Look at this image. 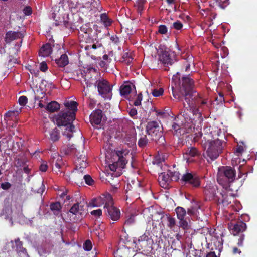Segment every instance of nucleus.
Wrapping results in <instances>:
<instances>
[{"label": "nucleus", "mask_w": 257, "mask_h": 257, "mask_svg": "<svg viewBox=\"0 0 257 257\" xmlns=\"http://www.w3.org/2000/svg\"><path fill=\"white\" fill-rule=\"evenodd\" d=\"M223 142L218 139L212 140L210 134H205L201 139V145L206 150L207 156L211 161L216 159L223 149Z\"/></svg>", "instance_id": "obj_1"}, {"label": "nucleus", "mask_w": 257, "mask_h": 257, "mask_svg": "<svg viewBox=\"0 0 257 257\" xmlns=\"http://www.w3.org/2000/svg\"><path fill=\"white\" fill-rule=\"evenodd\" d=\"M97 70L93 67L89 68L87 69V73L85 76V81L87 87H91L94 85L97 87L99 94L103 98L106 97V95L111 92L109 82L105 79H97L96 76L94 77H90V73L93 72L94 74L97 76Z\"/></svg>", "instance_id": "obj_2"}, {"label": "nucleus", "mask_w": 257, "mask_h": 257, "mask_svg": "<svg viewBox=\"0 0 257 257\" xmlns=\"http://www.w3.org/2000/svg\"><path fill=\"white\" fill-rule=\"evenodd\" d=\"M235 177V169L230 166H225L219 169L217 180L219 184L227 189L230 186V184L234 181Z\"/></svg>", "instance_id": "obj_3"}, {"label": "nucleus", "mask_w": 257, "mask_h": 257, "mask_svg": "<svg viewBox=\"0 0 257 257\" xmlns=\"http://www.w3.org/2000/svg\"><path fill=\"white\" fill-rule=\"evenodd\" d=\"M146 134L151 137V140L159 145H164L165 137L159 123L156 121H149L146 127Z\"/></svg>", "instance_id": "obj_4"}, {"label": "nucleus", "mask_w": 257, "mask_h": 257, "mask_svg": "<svg viewBox=\"0 0 257 257\" xmlns=\"http://www.w3.org/2000/svg\"><path fill=\"white\" fill-rule=\"evenodd\" d=\"M181 81L182 85L180 88L183 91L182 94L184 96V100L189 106L191 97L197 92L194 90V81L189 75L182 77Z\"/></svg>", "instance_id": "obj_5"}, {"label": "nucleus", "mask_w": 257, "mask_h": 257, "mask_svg": "<svg viewBox=\"0 0 257 257\" xmlns=\"http://www.w3.org/2000/svg\"><path fill=\"white\" fill-rule=\"evenodd\" d=\"M180 183L192 188H198L201 185V178L195 172H186L183 174L180 180Z\"/></svg>", "instance_id": "obj_6"}, {"label": "nucleus", "mask_w": 257, "mask_h": 257, "mask_svg": "<svg viewBox=\"0 0 257 257\" xmlns=\"http://www.w3.org/2000/svg\"><path fill=\"white\" fill-rule=\"evenodd\" d=\"M159 60L165 66L172 65L178 61L176 53L169 48H165L159 55Z\"/></svg>", "instance_id": "obj_7"}, {"label": "nucleus", "mask_w": 257, "mask_h": 257, "mask_svg": "<svg viewBox=\"0 0 257 257\" xmlns=\"http://www.w3.org/2000/svg\"><path fill=\"white\" fill-rule=\"evenodd\" d=\"M127 153H124V151H118L113 155L112 159L114 160L112 164L109 165L110 169L112 171H116L118 167L124 168L127 161L126 156Z\"/></svg>", "instance_id": "obj_8"}, {"label": "nucleus", "mask_w": 257, "mask_h": 257, "mask_svg": "<svg viewBox=\"0 0 257 257\" xmlns=\"http://www.w3.org/2000/svg\"><path fill=\"white\" fill-rule=\"evenodd\" d=\"M76 114L74 112L70 111H61L58 115L56 119L57 125L58 126H64L67 127L72 124V121L75 120Z\"/></svg>", "instance_id": "obj_9"}, {"label": "nucleus", "mask_w": 257, "mask_h": 257, "mask_svg": "<svg viewBox=\"0 0 257 257\" xmlns=\"http://www.w3.org/2000/svg\"><path fill=\"white\" fill-rule=\"evenodd\" d=\"M111 204H113V200L111 195L109 194H103L94 198L90 202V205L93 207H100L104 205V209Z\"/></svg>", "instance_id": "obj_10"}, {"label": "nucleus", "mask_w": 257, "mask_h": 257, "mask_svg": "<svg viewBox=\"0 0 257 257\" xmlns=\"http://www.w3.org/2000/svg\"><path fill=\"white\" fill-rule=\"evenodd\" d=\"M228 228L234 235H236L246 230V224L242 221L238 220L234 223L231 222L228 224Z\"/></svg>", "instance_id": "obj_11"}, {"label": "nucleus", "mask_w": 257, "mask_h": 257, "mask_svg": "<svg viewBox=\"0 0 257 257\" xmlns=\"http://www.w3.org/2000/svg\"><path fill=\"white\" fill-rule=\"evenodd\" d=\"M108 217L113 221H117L120 217V211L118 208L113 206V204L108 205L105 209Z\"/></svg>", "instance_id": "obj_12"}, {"label": "nucleus", "mask_w": 257, "mask_h": 257, "mask_svg": "<svg viewBox=\"0 0 257 257\" xmlns=\"http://www.w3.org/2000/svg\"><path fill=\"white\" fill-rule=\"evenodd\" d=\"M193 102V104L196 106L200 107L201 109H203L205 106L208 107V99L203 98L200 95L196 92L191 98V102Z\"/></svg>", "instance_id": "obj_13"}, {"label": "nucleus", "mask_w": 257, "mask_h": 257, "mask_svg": "<svg viewBox=\"0 0 257 257\" xmlns=\"http://www.w3.org/2000/svg\"><path fill=\"white\" fill-rule=\"evenodd\" d=\"M86 202L84 201L77 202L73 205L69 210V212L73 215H82L86 207Z\"/></svg>", "instance_id": "obj_14"}, {"label": "nucleus", "mask_w": 257, "mask_h": 257, "mask_svg": "<svg viewBox=\"0 0 257 257\" xmlns=\"http://www.w3.org/2000/svg\"><path fill=\"white\" fill-rule=\"evenodd\" d=\"M190 127L187 128L186 124L180 125L176 122H173L172 125V129L174 135H176L177 136H181L184 134L185 133H189V130Z\"/></svg>", "instance_id": "obj_15"}, {"label": "nucleus", "mask_w": 257, "mask_h": 257, "mask_svg": "<svg viewBox=\"0 0 257 257\" xmlns=\"http://www.w3.org/2000/svg\"><path fill=\"white\" fill-rule=\"evenodd\" d=\"M102 117V111L100 109H96L94 110L90 115V121L91 124H100Z\"/></svg>", "instance_id": "obj_16"}, {"label": "nucleus", "mask_w": 257, "mask_h": 257, "mask_svg": "<svg viewBox=\"0 0 257 257\" xmlns=\"http://www.w3.org/2000/svg\"><path fill=\"white\" fill-rule=\"evenodd\" d=\"M217 187L215 186H206L204 189V193L207 199L209 200H216L217 196L216 194Z\"/></svg>", "instance_id": "obj_17"}, {"label": "nucleus", "mask_w": 257, "mask_h": 257, "mask_svg": "<svg viewBox=\"0 0 257 257\" xmlns=\"http://www.w3.org/2000/svg\"><path fill=\"white\" fill-rule=\"evenodd\" d=\"M158 180L160 185L163 188H166L171 181V178L169 174L167 172H163L159 174Z\"/></svg>", "instance_id": "obj_18"}, {"label": "nucleus", "mask_w": 257, "mask_h": 257, "mask_svg": "<svg viewBox=\"0 0 257 257\" xmlns=\"http://www.w3.org/2000/svg\"><path fill=\"white\" fill-rule=\"evenodd\" d=\"M24 37L23 34L19 31H9L6 34L5 40L7 43H10L12 41Z\"/></svg>", "instance_id": "obj_19"}, {"label": "nucleus", "mask_w": 257, "mask_h": 257, "mask_svg": "<svg viewBox=\"0 0 257 257\" xmlns=\"http://www.w3.org/2000/svg\"><path fill=\"white\" fill-rule=\"evenodd\" d=\"M136 134L130 132L126 133L123 138V142L131 147L136 144Z\"/></svg>", "instance_id": "obj_20"}, {"label": "nucleus", "mask_w": 257, "mask_h": 257, "mask_svg": "<svg viewBox=\"0 0 257 257\" xmlns=\"http://www.w3.org/2000/svg\"><path fill=\"white\" fill-rule=\"evenodd\" d=\"M150 143V141L149 139H148L146 134L142 133L138 135V145L139 148L144 149Z\"/></svg>", "instance_id": "obj_21"}, {"label": "nucleus", "mask_w": 257, "mask_h": 257, "mask_svg": "<svg viewBox=\"0 0 257 257\" xmlns=\"http://www.w3.org/2000/svg\"><path fill=\"white\" fill-rule=\"evenodd\" d=\"M220 195L221 196V197H217L216 200L218 205L222 204L223 206H226L231 203V198L226 193L224 194L221 193Z\"/></svg>", "instance_id": "obj_22"}, {"label": "nucleus", "mask_w": 257, "mask_h": 257, "mask_svg": "<svg viewBox=\"0 0 257 257\" xmlns=\"http://www.w3.org/2000/svg\"><path fill=\"white\" fill-rule=\"evenodd\" d=\"M52 52V46L50 43L44 45L39 50V56L42 57H48Z\"/></svg>", "instance_id": "obj_23"}, {"label": "nucleus", "mask_w": 257, "mask_h": 257, "mask_svg": "<svg viewBox=\"0 0 257 257\" xmlns=\"http://www.w3.org/2000/svg\"><path fill=\"white\" fill-rule=\"evenodd\" d=\"M184 61L183 65L185 67V71L188 72L190 70V66L191 65L194 66V58L192 55L186 54L184 56Z\"/></svg>", "instance_id": "obj_24"}, {"label": "nucleus", "mask_w": 257, "mask_h": 257, "mask_svg": "<svg viewBox=\"0 0 257 257\" xmlns=\"http://www.w3.org/2000/svg\"><path fill=\"white\" fill-rule=\"evenodd\" d=\"M167 172L169 174L170 177L171 178V181H177L179 180H180V173L178 170V169L176 168L175 165H174L173 167L169 169Z\"/></svg>", "instance_id": "obj_25"}, {"label": "nucleus", "mask_w": 257, "mask_h": 257, "mask_svg": "<svg viewBox=\"0 0 257 257\" xmlns=\"http://www.w3.org/2000/svg\"><path fill=\"white\" fill-rule=\"evenodd\" d=\"M55 62L58 66L60 67H64L69 63L68 57L67 54H63L58 59H55Z\"/></svg>", "instance_id": "obj_26"}, {"label": "nucleus", "mask_w": 257, "mask_h": 257, "mask_svg": "<svg viewBox=\"0 0 257 257\" xmlns=\"http://www.w3.org/2000/svg\"><path fill=\"white\" fill-rule=\"evenodd\" d=\"M64 164L61 157L58 156L56 161H53V167L56 171L62 172V169L64 167Z\"/></svg>", "instance_id": "obj_27"}, {"label": "nucleus", "mask_w": 257, "mask_h": 257, "mask_svg": "<svg viewBox=\"0 0 257 257\" xmlns=\"http://www.w3.org/2000/svg\"><path fill=\"white\" fill-rule=\"evenodd\" d=\"M191 102H190L189 106L187 103V105L185 103H183L184 107L186 108V109L189 108L190 110H191L193 115H196L197 118L201 117V113L200 110V109L201 108L196 106V105H194V104H191Z\"/></svg>", "instance_id": "obj_28"}, {"label": "nucleus", "mask_w": 257, "mask_h": 257, "mask_svg": "<svg viewBox=\"0 0 257 257\" xmlns=\"http://www.w3.org/2000/svg\"><path fill=\"white\" fill-rule=\"evenodd\" d=\"M111 53H110L109 55L105 54L102 57V60L100 61V62L99 63V65L103 68H104L105 69H107L108 67H109V64L112 61V59L109 57V55Z\"/></svg>", "instance_id": "obj_29"}, {"label": "nucleus", "mask_w": 257, "mask_h": 257, "mask_svg": "<svg viewBox=\"0 0 257 257\" xmlns=\"http://www.w3.org/2000/svg\"><path fill=\"white\" fill-rule=\"evenodd\" d=\"M173 96L174 98L177 99L178 101H182L183 98H184V96L183 95V90L180 87L178 90L176 87H174L173 85H171Z\"/></svg>", "instance_id": "obj_30"}, {"label": "nucleus", "mask_w": 257, "mask_h": 257, "mask_svg": "<svg viewBox=\"0 0 257 257\" xmlns=\"http://www.w3.org/2000/svg\"><path fill=\"white\" fill-rule=\"evenodd\" d=\"M75 152V148L73 145H64L61 149V153L65 155H71Z\"/></svg>", "instance_id": "obj_31"}, {"label": "nucleus", "mask_w": 257, "mask_h": 257, "mask_svg": "<svg viewBox=\"0 0 257 257\" xmlns=\"http://www.w3.org/2000/svg\"><path fill=\"white\" fill-rule=\"evenodd\" d=\"M64 105L67 108L66 111H70V112H74L76 114L77 111L78 103L74 101H66L64 103Z\"/></svg>", "instance_id": "obj_32"}, {"label": "nucleus", "mask_w": 257, "mask_h": 257, "mask_svg": "<svg viewBox=\"0 0 257 257\" xmlns=\"http://www.w3.org/2000/svg\"><path fill=\"white\" fill-rule=\"evenodd\" d=\"M60 108V104L55 101H51L48 103L46 107V109L51 113L57 111Z\"/></svg>", "instance_id": "obj_33"}, {"label": "nucleus", "mask_w": 257, "mask_h": 257, "mask_svg": "<svg viewBox=\"0 0 257 257\" xmlns=\"http://www.w3.org/2000/svg\"><path fill=\"white\" fill-rule=\"evenodd\" d=\"M50 208L54 214L57 215L60 214L62 206L59 202H52L50 204Z\"/></svg>", "instance_id": "obj_34"}, {"label": "nucleus", "mask_w": 257, "mask_h": 257, "mask_svg": "<svg viewBox=\"0 0 257 257\" xmlns=\"http://www.w3.org/2000/svg\"><path fill=\"white\" fill-rule=\"evenodd\" d=\"M90 3L89 8L91 11H94L95 12H100L102 11V7L100 5L99 0H91Z\"/></svg>", "instance_id": "obj_35"}, {"label": "nucleus", "mask_w": 257, "mask_h": 257, "mask_svg": "<svg viewBox=\"0 0 257 257\" xmlns=\"http://www.w3.org/2000/svg\"><path fill=\"white\" fill-rule=\"evenodd\" d=\"M185 154L191 157H195L199 156L200 152L196 148L191 147L187 149Z\"/></svg>", "instance_id": "obj_36"}, {"label": "nucleus", "mask_w": 257, "mask_h": 257, "mask_svg": "<svg viewBox=\"0 0 257 257\" xmlns=\"http://www.w3.org/2000/svg\"><path fill=\"white\" fill-rule=\"evenodd\" d=\"M75 126L74 125H70L66 127V131L63 133V135L67 137V139H70L73 137V132H74Z\"/></svg>", "instance_id": "obj_37"}, {"label": "nucleus", "mask_w": 257, "mask_h": 257, "mask_svg": "<svg viewBox=\"0 0 257 257\" xmlns=\"http://www.w3.org/2000/svg\"><path fill=\"white\" fill-rule=\"evenodd\" d=\"M100 19L102 23L105 26H109L112 24L111 20L108 17L106 13H102L100 15Z\"/></svg>", "instance_id": "obj_38"}, {"label": "nucleus", "mask_w": 257, "mask_h": 257, "mask_svg": "<svg viewBox=\"0 0 257 257\" xmlns=\"http://www.w3.org/2000/svg\"><path fill=\"white\" fill-rule=\"evenodd\" d=\"M16 244V250L18 252L25 253L27 252L26 249L23 247V242L20 240L19 238L15 240Z\"/></svg>", "instance_id": "obj_39"}, {"label": "nucleus", "mask_w": 257, "mask_h": 257, "mask_svg": "<svg viewBox=\"0 0 257 257\" xmlns=\"http://www.w3.org/2000/svg\"><path fill=\"white\" fill-rule=\"evenodd\" d=\"M50 138L53 142H56L59 140L60 134L59 130L55 127L50 132Z\"/></svg>", "instance_id": "obj_40"}, {"label": "nucleus", "mask_w": 257, "mask_h": 257, "mask_svg": "<svg viewBox=\"0 0 257 257\" xmlns=\"http://www.w3.org/2000/svg\"><path fill=\"white\" fill-rule=\"evenodd\" d=\"M132 87L130 84L122 85L120 88V93L122 96L128 95L131 91Z\"/></svg>", "instance_id": "obj_41"}, {"label": "nucleus", "mask_w": 257, "mask_h": 257, "mask_svg": "<svg viewBox=\"0 0 257 257\" xmlns=\"http://www.w3.org/2000/svg\"><path fill=\"white\" fill-rule=\"evenodd\" d=\"M175 211L178 219L184 218L186 214V211L185 209L181 207H178L176 208Z\"/></svg>", "instance_id": "obj_42"}, {"label": "nucleus", "mask_w": 257, "mask_h": 257, "mask_svg": "<svg viewBox=\"0 0 257 257\" xmlns=\"http://www.w3.org/2000/svg\"><path fill=\"white\" fill-rule=\"evenodd\" d=\"M133 58L131 54L128 52H125L122 54L121 57V61L123 62H125L127 65L131 64L133 60Z\"/></svg>", "instance_id": "obj_43"}, {"label": "nucleus", "mask_w": 257, "mask_h": 257, "mask_svg": "<svg viewBox=\"0 0 257 257\" xmlns=\"http://www.w3.org/2000/svg\"><path fill=\"white\" fill-rule=\"evenodd\" d=\"M146 3L145 0H137L134 4L138 13L141 14L144 9V5Z\"/></svg>", "instance_id": "obj_44"}, {"label": "nucleus", "mask_w": 257, "mask_h": 257, "mask_svg": "<svg viewBox=\"0 0 257 257\" xmlns=\"http://www.w3.org/2000/svg\"><path fill=\"white\" fill-rule=\"evenodd\" d=\"M168 221L167 226L171 230H174V228L176 225V219L170 216L169 215H166Z\"/></svg>", "instance_id": "obj_45"}, {"label": "nucleus", "mask_w": 257, "mask_h": 257, "mask_svg": "<svg viewBox=\"0 0 257 257\" xmlns=\"http://www.w3.org/2000/svg\"><path fill=\"white\" fill-rule=\"evenodd\" d=\"M217 5L222 9L225 8L230 3L229 0H215Z\"/></svg>", "instance_id": "obj_46"}, {"label": "nucleus", "mask_w": 257, "mask_h": 257, "mask_svg": "<svg viewBox=\"0 0 257 257\" xmlns=\"http://www.w3.org/2000/svg\"><path fill=\"white\" fill-rule=\"evenodd\" d=\"M81 32L85 34H90L92 31V29L90 27L89 24H85L80 27Z\"/></svg>", "instance_id": "obj_47"}, {"label": "nucleus", "mask_w": 257, "mask_h": 257, "mask_svg": "<svg viewBox=\"0 0 257 257\" xmlns=\"http://www.w3.org/2000/svg\"><path fill=\"white\" fill-rule=\"evenodd\" d=\"M168 31V28L165 25H160L158 26V32L160 34L167 35Z\"/></svg>", "instance_id": "obj_48"}, {"label": "nucleus", "mask_w": 257, "mask_h": 257, "mask_svg": "<svg viewBox=\"0 0 257 257\" xmlns=\"http://www.w3.org/2000/svg\"><path fill=\"white\" fill-rule=\"evenodd\" d=\"M183 27V24L179 20H177L172 24L171 28L176 30H181Z\"/></svg>", "instance_id": "obj_49"}, {"label": "nucleus", "mask_w": 257, "mask_h": 257, "mask_svg": "<svg viewBox=\"0 0 257 257\" xmlns=\"http://www.w3.org/2000/svg\"><path fill=\"white\" fill-rule=\"evenodd\" d=\"M179 220V227L182 228L183 230H186L188 228V224L187 221L184 219Z\"/></svg>", "instance_id": "obj_50"}, {"label": "nucleus", "mask_w": 257, "mask_h": 257, "mask_svg": "<svg viewBox=\"0 0 257 257\" xmlns=\"http://www.w3.org/2000/svg\"><path fill=\"white\" fill-rule=\"evenodd\" d=\"M21 112V109L19 110H12L6 112L5 114V117H11L15 116L16 115H18Z\"/></svg>", "instance_id": "obj_51"}, {"label": "nucleus", "mask_w": 257, "mask_h": 257, "mask_svg": "<svg viewBox=\"0 0 257 257\" xmlns=\"http://www.w3.org/2000/svg\"><path fill=\"white\" fill-rule=\"evenodd\" d=\"M92 248V244L90 240L85 241L83 244V248L86 251H90Z\"/></svg>", "instance_id": "obj_52"}, {"label": "nucleus", "mask_w": 257, "mask_h": 257, "mask_svg": "<svg viewBox=\"0 0 257 257\" xmlns=\"http://www.w3.org/2000/svg\"><path fill=\"white\" fill-rule=\"evenodd\" d=\"M164 90L163 88H160L159 89H155L153 90L152 94L154 97H159L162 95L163 93Z\"/></svg>", "instance_id": "obj_53"}, {"label": "nucleus", "mask_w": 257, "mask_h": 257, "mask_svg": "<svg viewBox=\"0 0 257 257\" xmlns=\"http://www.w3.org/2000/svg\"><path fill=\"white\" fill-rule=\"evenodd\" d=\"M128 252V249L127 248L123 249H118L117 251V254L118 255V257H128L127 253H123L125 252Z\"/></svg>", "instance_id": "obj_54"}, {"label": "nucleus", "mask_w": 257, "mask_h": 257, "mask_svg": "<svg viewBox=\"0 0 257 257\" xmlns=\"http://www.w3.org/2000/svg\"><path fill=\"white\" fill-rule=\"evenodd\" d=\"M83 178L85 180L86 184L88 185H92L94 180L92 177L89 175H85L84 176Z\"/></svg>", "instance_id": "obj_55"}, {"label": "nucleus", "mask_w": 257, "mask_h": 257, "mask_svg": "<svg viewBox=\"0 0 257 257\" xmlns=\"http://www.w3.org/2000/svg\"><path fill=\"white\" fill-rule=\"evenodd\" d=\"M28 102V98L25 96H21L19 97L18 100V102L19 104L21 106H25L26 104Z\"/></svg>", "instance_id": "obj_56"}, {"label": "nucleus", "mask_w": 257, "mask_h": 257, "mask_svg": "<svg viewBox=\"0 0 257 257\" xmlns=\"http://www.w3.org/2000/svg\"><path fill=\"white\" fill-rule=\"evenodd\" d=\"M142 94L141 93H140L137 95L136 99L135 100L134 102V105L135 106H139L141 104V101L142 100Z\"/></svg>", "instance_id": "obj_57"}, {"label": "nucleus", "mask_w": 257, "mask_h": 257, "mask_svg": "<svg viewBox=\"0 0 257 257\" xmlns=\"http://www.w3.org/2000/svg\"><path fill=\"white\" fill-rule=\"evenodd\" d=\"M135 222V217L134 216L132 215L125 221L124 225L130 226L133 224Z\"/></svg>", "instance_id": "obj_58"}, {"label": "nucleus", "mask_w": 257, "mask_h": 257, "mask_svg": "<svg viewBox=\"0 0 257 257\" xmlns=\"http://www.w3.org/2000/svg\"><path fill=\"white\" fill-rule=\"evenodd\" d=\"M48 165L46 161H42L41 164L39 167V169L41 171L45 172L47 170Z\"/></svg>", "instance_id": "obj_59"}, {"label": "nucleus", "mask_w": 257, "mask_h": 257, "mask_svg": "<svg viewBox=\"0 0 257 257\" xmlns=\"http://www.w3.org/2000/svg\"><path fill=\"white\" fill-rule=\"evenodd\" d=\"M111 42L115 45H118L119 43V39L116 35H112L110 37Z\"/></svg>", "instance_id": "obj_60"}, {"label": "nucleus", "mask_w": 257, "mask_h": 257, "mask_svg": "<svg viewBox=\"0 0 257 257\" xmlns=\"http://www.w3.org/2000/svg\"><path fill=\"white\" fill-rule=\"evenodd\" d=\"M87 103L89 108L92 109L95 106L96 100L94 99L89 98Z\"/></svg>", "instance_id": "obj_61"}, {"label": "nucleus", "mask_w": 257, "mask_h": 257, "mask_svg": "<svg viewBox=\"0 0 257 257\" xmlns=\"http://www.w3.org/2000/svg\"><path fill=\"white\" fill-rule=\"evenodd\" d=\"M23 13L25 14V15H30L32 13V10L31 7L30 6L25 7L23 9Z\"/></svg>", "instance_id": "obj_62"}, {"label": "nucleus", "mask_w": 257, "mask_h": 257, "mask_svg": "<svg viewBox=\"0 0 257 257\" xmlns=\"http://www.w3.org/2000/svg\"><path fill=\"white\" fill-rule=\"evenodd\" d=\"M1 186L3 190H8L11 187V184L9 182H6L1 183Z\"/></svg>", "instance_id": "obj_63"}, {"label": "nucleus", "mask_w": 257, "mask_h": 257, "mask_svg": "<svg viewBox=\"0 0 257 257\" xmlns=\"http://www.w3.org/2000/svg\"><path fill=\"white\" fill-rule=\"evenodd\" d=\"M40 69L42 72H45L48 69L47 64L45 62H42L40 63Z\"/></svg>", "instance_id": "obj_64"}]
</instances>
